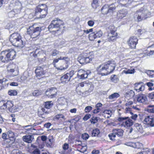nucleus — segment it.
I'll list each match as a JSON object with an SVG mask.
<instances>
[{
    "label": "nucleus",
    "instance_id": "473e14b6",
    "mask_svg": "<svg viewBox=\"0 0 154 154\" xmlns=\"http://www.w3.org/2000/svg\"><path fill=\"white\" fill-rule=\"evenodd\" d=\"M120 96L119 94L117 93H114L109 96V98L110 100L116 99Z\"/></svg>",
    "mask_w": 154,
    "mask_h": 154
},
{
    "label": "nucleus",
    "instance_id": "4468645a",
    "mask_svg": "<svg viewBox=\"0 0 154 154\" xmlns=\"http://www.w3.org/2000/svg\"><path fill=\"white\" fill-rule=\"evenodd\" d=\"M138 41L135 37H131L127 41L128 44L131 48H135Z\"/></svg>",
    "mask_w": 154,
    "mask_h": 154
},
{
    "label": "nucleus",
    "instance_id": "39448f33",
    "mask_svg": "<svg viewBox=\"0 0 154 154\" xmlns=\"http://www.w3.org/2000/svg\"><path fill=\"white\" fill-rule=\"evenodd\" d=\"M0 108L1 109H6L11 112H15L18 111V107L14 106L13 102L10 100H8L5 103H4Z\"/></svg>",
    "mask_w": 154,
    "mask_h": 154
},
{
    "label": "nucleus",
    "instance_id": "f8f14e48",
    "mask_svg": "<svg viewBox=\"0 0 154 154\" xmlns=\"http://www.w3.org/2000/svg\"><path fill=\"white\" fill-rule=\"evenodd\" d=\"M57 90L55 88L52 87L48 89L45 91L46 95L48 97L50 98H53L56 96Z\"/></svg>",
    "mask_w": 154,
    "mask_h": 154
},
{
    "label": "nucleus",
    "instance_id": "69168bd1",
    "mask_svg": "<svg viewBox=\"0 0 154 154\" xmlns=\"http://www.w3.org/2000/svg\"><path fill=\"white\" fill-rule=\"evenodd\" d=\"M74 70H71L69 73H67L66 75H69V77L70 78L72 77L74 74Z\"/></svg>",
    "mask_w": 154,
    "mask_h": 154
},
{
    "label": "nucleus",
    "instance_id": "c03bdc74",
    "mask_svg": "<svg viewBox=\"0 0 154 154\" xmlns=\"http://www.w3.org/2000/svg\"><path fill=\"white\" fill-rule=\"evenodd\" d=\"M78 61L79 63L81 64H86L85 57L84 56H82L79 57Z\"/></svg>",
    "mask_w": 154,
    "mask_h": 154
},
{
    "label": "nucleus",
    "instance_id": "5fc2aeb1",
    "mask_svg": "<svg viewBox=\"0 0 154 154\" xmlns=\"http://www.w3.org/2000/svg\"><path fill=\"white\" fill-rule=\"evenodd\" d=\"M84 34H83V35L82 36V40L81 41V42L82 43H87V36H85V35H84Z\"/></svg>",
    "mask_w": 154,
    "mask_h": 154
},
{
    "label": "nucleus",
    "instance_id": "423d86ee",
    "mask_svg": "<svg viewBox=\"0 0 154 154\" xmlns=\"http://www.w3.org/2000/svg\"><path fill=\"white\" fill-rule=\"evenodd\" d=\"M63 23L62 21L60 19H55L51 22L48 28L49 29H54L58 28H59V29H61L62 27H64Z\"/></svg>",
    "mask_w": 154,
    "mask_h": 154
},
{
    "label": "nucleus",
    "instance_id": "680f3d73",
    "mask_svg": "<svg viewBox=\"0 0 154 154\" xmlns=\"http://www.w3.org/2000/svg\"><path fill=\"white\" fill-rule=\"evenodd\" d=\"M59 52L56 50L54 49L53 50L51 53V55L52 56H55L57 54H59Z\"/></svg>",
    "mask_w": 154,
    "mask_h": 154
},
{
    "label": "nucleus",
    "instance_id": "de8ad7c7",
    "mask_svg": "<svg viewBox=\"0 0 154 154\" xmlns=\"http://www.w3.org/2000/svg\"><path fill=\"white\" fill-rule=\"evenodd\" d=\"M103 34V33L102 31L100 30L96 32H95V34L96 38H100L102 36Z\"/></svg>",
    "mask_w": 154,
    "mask_h": 154
},
{
    "label": "nucleus",
    "instance_id": "e433bc0d",
    "mask_svg": "<svg viewBox=\"0 0 154 154\" xmlns=\"http://www.w3.org/2000/svg\"><path fill=\"white\" fill-rule=\"evenodd\" d=\"M53 104L51 101L46 102L45 104V107L47 109H49L52 106Z\"/></svg>",
    "mask_w": 154,
    "mask_h": 154
},
{
    "label": "nucleus",
    "instance_id": "49530a36",
    "mask_svg": "<svg viewBox=\"0 0 154 154\" xmlns=\"http://www.w3.org/2000/svg\"><path fill=\"white\" fill-rule=\"evenodd\" d=\"M118 2L122 5H125L128 3H129V0H118Z\"/></svg>",
    "mask_w": 154,
    "mask_h": 154
},
{
    "label": "nucleus",
    "instance_id": "c85d7f7f",
    "mask_svg": "<svg viewBox=\"0 0 154 154\" xmlns=\"http://www.w3.org/2000/svg\"><path fill=\"white\" fill-rule=\"evenodd\" d=\"M58 103H59L58 106H63L65 105L66 102V99L63 98H59L58 100Z\"/></svg>",
    "mask_w": 154,
    "mask_h": 154
},
{
    "label": "nucleus",
    "instance_id": "a18cd8bd",
    "mask_svg": "<svg viewBox=\"0 0 154 154\" xmlns=\"http://www.w3.org/2000/svg\"><path fill=\"white\" fill-rule=\"evenodd\" d=\"M8 93L10 96H14L17 95V92L15 90H10L8 91Z\"/></svg>",
    "mask_w": 154,
    "mask_h": 154
},
{
    "label": "nucleus",
    "instance_id": "a211bd4d",
    "mask_svg": "<svg viewBox=\"0 0 154 154\" xmlns=\"http://www.w3.org/2000/svg\"><path fill=\"white\" fill-rule=\"evenodd\" d=\"M8 55L7 54V50L2 51L1 53L0 59L2 62H7L9 61Z\"/></svg>",
    "mask_w": 154,
    "mask_h": 154
},
{
    "label": "nucleus",
    "instance_id": "b1692460",
    "mask_svg": "<svg viewBox=\"0 0 154 154\" xmlns=\"http://www.w3.org/2000/svg\"><path fill=\"white\" fill-rule=\"evenodd\" d=\"M125 144L127 146L137 149L140 148L142 145L141 143L138 142L136 143L127 142L125 143Z\"/></svg>",
    "mask_w": 154,
    "mask_h": 154
},
{
    "label": "nucleus",
    "instance_id": "c756f323",
    "mask_svg": "<svg viewBox=\"0 0 154 154\" xmlns=\"http://www.w3.org/2000/svg\"><path fill=\"white\" fill-rule=\"evenodd\" d=\"M91 6L94 9H96L99 5V0H93Z\"/></svg>",
    "mask_w": 154,
    "mask_h": 154
},
{
    "label": "nucleus",
    "instance_id": "864d4df0",
    "mask_svg": "<svg viewBox=\"0 0 154 154\" xmlns=\"http://www.w3.org/2000/svg\"><path fill=\"white\" fill-rule=\"evenodd\" d=\"M89 137L88 134L86 133H85L83 134L82 136V138L85 140H87Z\"/></svg>",
    "mask_w": 154,
    "mask_h": 154
},
{
    "label": "nucleus",
    "instance_id": "f3484780",
    "mask_svg": "<svg viewBox=\"0 0 154 154\" xmlns=\"http://www.w3.org/2000/svg\"><path fill=\"white\" fill-rule=\"evenodd\" d=\"M143 122L145 124L150 125L152 126H154V116H147Z\"/></svg>",
    "mask_w": 154,
    "mask_h": 154
},
{
    "label": "nucleus",
    "instance_id": "2f4dec72",
    "mask_svg": "<svg viewBox=\"0 0 154 154\" xmlns=\"http://www.w3.org/2000/svg\"><path fill=\"white\" fill-rule=\"evenodd\" d=\"M48 140H47L46 142V145L48 147H51L53 142V139L52 137H51L48 138Z\"/></svg>",
    "mask_w": 154,
    "mask_h": 154
},
{
    "label": "nucleus",
    "instance_id": "3c124183",
    "mask_svg": "<svg viewBox=\"0 0 154 154\" xmlns=\"http://www.w3.org/2000/svg\"><path fill=\"white\" fill-rule=\"evenodd\" d=\"M22 128H25L27 131H30L33 128L32 126L31 125L23 126H22Z\"/></svg>",
    "mask_w": 154,
    "mask_h": 154
},
{
    "label": "nucleus",
    "instance_id": "412c9836",
    "mask_svg": "<svg viewBox=\"0 0 154 154\" xmlns=\"http://www.w3.org/2000/svg\"><path fill=\"white\" fill-rule=\"evenodd\" d=\"M127 14V11L126 10L124 9L120 10L117 13V18L118 19H122L125 17Z\"/></svg>",
    "mask_w": 154,
    "mask_h": 154
},
{
    "label": "nucleus",
    "instance_id": "4be33fe9",
    "mask_svg": "<svg viewBox=\"0 0 154 154\" xmlns=\"http://www.w3.org/2000/svg\"><path fill=\"white\" fill-rule=\"evenodd\" d=\"M143 11H138L135 14L134 17L138 21H140L143 19L144 14Z\"/></svg>",
    "mask_w": 154,
    "mask_h": 154
},
{
    "label": "nucleus",
    "instance_id": "8fccbe9b",
    "mask_svg": "<svg viewBox=\"0 0 154 154\" xmlns=\"http://www.w3.org/2000/svg\"><path fill=\"white\" fill-rule=\"evenodd\" d=\"M97 121V117H92L90 120V121L91 123L93 124H94L96 123Z\"/></svg>",
    "mask_w": 154,
    "mask_h": 154
},
{
    "label": "nucleus",
    "instance_id": "bf43d9fd",
    "mask_svg": "<svg viewBox=\"0 0 154 154\" xmlns=\"http://www.w3.org/2000/svg\"><path fill=\"white\" fill-rule=\"evenodd\" d=\"M88 86V85H87V83L84 82H81L78 85V87L80 86L81 87H87Z\"/></svg>",
    "mask_w": 154,
    "mask_h": 154
},
{
    "label": "nucleus",
    "instance_id": "cd10ccee",
    "mask_svg": "<svg viewBox=\"0 0 154 154\" xmlns=\"http://www.w3.org/2000/svg\"><path fill=\"white\" fill-rule=\"evenodd\" d=\"M103 115L105 118H108L111 116L112 112L111 110H105L103 112Z\"/></svg>",
    "mask_w": 154,
    "mask_h": 154
},
{
    "label": "nucleus",
    "instance_id": "13d9d810",
    "mask_svg": "<svg viewBox=\"0 0 154 154\" xmlns=\"http://www.w3.org/2000/svg\"><path fill=\"white\" fill-rule=\"evenodd\" d=\"M6 81L7 80L5 79H0V90L2 89V88L3 87V83Z\"/></svg>",
    "mask_w": 154,
    "mask_h": 154
},
{
    "label": "nucleus",
    "instance_id": "9b49d317",
    "mask_svg": "<svg viewBox=\"0 0 154 154\" xmlns=\"http://www.w3.org/2000/svg\"><path fill=\"white\" fill-rule=\"evenodd\" d=\"M44 6L46 7V5H39L35 9L36 15L38 14L41 18L44 17L47 14L46 9L43 8V7Z\"/></svg>",
    "mask_w": 154,
    "mask_h": 154
},
{
    "label": "nucleus",
    "instance_id": "e2e57ef3",
    "mask_svg": "<svg viewBox=\"0 0 154 154\" xmlns=\"http://www.w3.org/2000/svg\"><path fill=\"white\" fill-rule=\"evenodd\" d=\"M28 75H27L23 74L21 77V79L22 80L24 81L26 80L28 78Z\"/></svg>",
    "mask_w": 154,
    "mask_h": 154
},
{
    "label": "nucleus",
    "instance_id": "79ce46f5",
    "mask_svg": "<svg viewBox=\"0 0 154 154\" xmlns=\"http://www.w3.org/2000/svg\"><path fill=\"white\" fill-rule=\"evenodd\" d=\"M150 47L151 49L148 53V55L149 56H153L154 57V45L151 46Z\"/></svg>",
    "mask_w": 154,
    "mask_h": 154
},
{
    "label": "nucleus",
    "instance_id": "4d7b16f0",
    "mask_svg": "<svg viewBox=\"0 0 154 154\" xmlns=\"http://www.w3.org/2000/svg\"><path fill=\"white\" fill-rule=\"evenodd\" d=\"M91 117V115L89 114H86L83 118V120L86 121L88 119L90 118Z\"/></svg>",
    "mask_w": 154,
    "mask_h": 154
},
{
    "label": "nucleus",
    "instance_id": "6e6552de",
    "mask_svg": "<svg viewBox=\"0 0 154 154\" xmlns=\"http://www.w3.org/2000/svg\"><path fill=\"white\" fill-rule=\"evenodd\" d=\"M7 71L11 74L13 76L17 75L19 73L18 68L17 66L13 63L9 64L7 67Z\"/></svg>",
    "mask_w": 154,
    "mask_h": 154
},
{
    "label": "nucleus",
    "instance_id": "37998d69",
    "mask_svg": "<svg viewBox=\"0 0 154 154\" xmlns=\"http://www.w3.org/2000/svg\"><path fill=\"white\" fill-rule=\"evenodd\" d=\"M55 118L57 119H60L61 120L65 119L64 116L62 114H59L57 115L55 117Z\"/></svg>",
    "mask_w": 154,
    "mask_h": 154
},
{
    "label": "nucleus",
    "instance_id": "603ef678",
    "mask_svg": "<svg viewBox=\"0 0 154 154\" xmlns=\"http://www.w3.org/2000/svg\"><path fill=\"white\" fill-rule=\"evenodd\" d=\"M85 63L90 62L92 60V58L91 56L89 57H85Z\"/></svg>",
    "mask_w": 154,
    "mask_h": 154
},
{
    "label": "nucleus",
    "instance_id": "1a4fd4ad",
    "mask_svg": "<svg viewBox=\"0 0 154 154\" xmlns=\"http://www.w3.org/2000/svg\"><path fill=\"white\" fill-rule=\"evenodd\" d=\"M116 8V6L114 4H112L109 5H105L101 8V12L104 14H106L108 13L111 14L115 9Z\"/></svg>",
    "mask_w": 154,
    "mask_h": 154
},
{
    "label": "nucleus",
    "instance_id": "f257e3e1",
    "mask_svg": "<svg viewBox=\"0 0 154 154\" xmlns=\"http://www.w3.org/2000/svg\"><path fill=\"white\" fill-rule=\"evenodd\" d=\"M116 66V63L114 60H109L97 67V70L99 74L103 75H107L114 71Z\"/></svg>",
    "mask_w": 154,
    "mask_h": 154
},
{
    "label": "nucleus",
    "instance_id": "dca6fc26",
    "mask_svg": "<svg viewBox=\"0 0 154 154\" xmlns=\"http://www.w3.org/2000/svg\"><path fill=\"white\" fill-rule=\"evenodd\" d=\"M91 73L90 70L85 71L82 69L79 70L78 72V75L81 79H84L87 78L88 75Z\"/></svg>",
    "mask_w": 154,
    "mask_h": 154
},
{
    "label": "nucleus",
    "instance_id": "5701e85b",
    "mask_svg": "<svg viewBox=\"0 0 154 154\" xmlns=\"http://www.w3.org/2000/svg\"><path fill=\"white\" fill-rule=\"evenodd\" d=\"M134 89L137 92L143 91L144 90V85L142 83H136L134 85Z\"/></svg>",
    "mask_w": 154,
    "mask_h": 154
},
{
    "label": "nucleus",
    "instance_id": "393cba45",
    "mask_svg": "<svg viewBox=\"0 0 154 154\" xmlns=\"http://www.w3.org/2000/svg\"><path fill=\"white\" fill-rule=\"evenodd\" d=\"M23 140L24 141L27 143H31L34 140L33 136L31 135H26L23 137Z\"/></svg>",
    "mask_w": 154,
    "mask_h": 154
},
{
    "label": "nucleus",
    "instance_id": "58836bf2",
    "mask_svg": "<svg viewBox=\"0 0 154 154\" xmlns=\"http://www.w3.org/2000/svg\"><path fill=\"white\" fill-rule=\"evenodd\" d=\"M42 93L41 91L40 90H35L33 92L32 94L34 96L37 97L41 95Z\"/></svg>",
    "mask_w": 154,
    "mask_h": 154
},
{
    "label": "nucleus",
    "instance_id": "6e6d98bb",
    "mask_svg": "<svg viewBox=\"0 0 154 154\" xmlns=\"http://www.w3.org/2000/svg\"><path fill=\"white\" fill-rule=\"evenodd\" d=\"M14 25L11 22H10L7 24L6 25V28L8 29H10L14 27Z\"/></svg>",
    "mask_w": 154,
    "mask_h": 154
},
{
    "label": "nucleus",
    "instance_id": "052dcab7",
    "mask_svg": "<svg viewBox=\"0 0 154 154\" xmlns=\"http://www.w3.org/2000/svg\"><path fill=\"white\" fill-rule=\"evenodd\" d=\"M92 108L90 106H88L86 107L85 109V111L86 113H88L90 112L92 110Z\"/></svg>",
    "mask_w": 154,
    "mask_h": 154
},
{
    "label": "nucleus",
    "instance_id": "f03ea898",
    "mask_svg": "<svg viewBox=\"0 0 154 154\" xmlns=\"http://www.w3.org/2000/svg\"><path fill=\"white\" fill-rule=\"evenodd\" d=\"M9 41L14 46L23 48L25 45V43L21 39L20 34L17 33H14L11 34L9 38Z\"/></svg>",
    "mask_w": 154,
    "mask_h": 154
},
{
    "label": "nucleus",
    "instance_id": "338daca9",
    "mask_svg": "<svg viewBox=\"0 0 154 154\" xmlns=\"http://www.w3.org/2000/svg\"><path fill=\"white\" fill-rule=\"evenodd\" d=\"M69 145L67 143H65L63 146V148L64 150H66L68 149Z\"/></svg>",
    "mask_w": 154,
    "mask_h": 154
},
{
    "label": "nucleus",
    "instance_id": "6ab92c4d",
    "mask_svg": "<svg viewBox=\"0 0 154 154\" xmlns=\"http://www.w3.org/2000/svg\"><path fill=\"white\" fill-rule=\"evenodd\" d=\"M35 72L36 77L39 78L44 75L45 72L43 68L41 66H38L35 70Z\"/></svg>",
    "mask_w": 154,
    "mask_h": 154
},
{
    "label": "nucleus",
    "instance_id": "0eeeda50",
    "mask_svg": "<svg viewBox=\"0 0 154 154\" xmlns=\"http://www.w3.org/2000/svg\"><path fill=\"white\" fill-rule=\"evenodd\" d=\"M118 120L119 122H122L121 126L125 128L130 127L133 124L132 120L128 117H120L118 118Z\"/></svg>",
    "mask_w": 154,
    "mask_h": 154
},
{
    "label": "nucleus",
    "instance_id": "2eb2a0df",
    "mask_svg": "<svg viewBox=\"0 0 154 154\" xmlns=\"http://www.w3.org/2000/svg\"><path fill=\"white\" fill-rule=\"evenodd\" d=\"M118 35L114 30H111L108 33L107 35V40L109 42H113L117 38Z\"/></svg>",
    "mask_w": 154,
    "mask_h": 154
},
{
    "label": "nucleus",
    "instance_id": "72a5a7b5",
    "mask_svg": "<svg viewBox=\"0 0 154 154\" xmlns=\"http://www.w3.org/2000/svg\"><path fill=\"white\" fill-rule=\"evenodd\" d=\"M59 54L61 56L59 57L58 58L59 60H64L66 61H68L69 59L67 57H65V53L64 52L61 53L60 52Z\"/></svg>",
    "mask_w": 154,
    "mask_h": 154
},
{
    "label": "nucleus",
    "instance_id": "20e7f679",
    "mask_svg": "<svg viewBox=\"0 0 154 154\" xmlns=\"http://www.w3.org/2000/svg\"><path fill=\"white\" fill-rule=\"evenodd\" d=\"M41 30L40 27H34V26H31L27 29L26 33L29 35L32 38H34L39 35Z\"/></svg>",
    "mask_w": 154,
    "mask_h": 154
},
{
    "label": "nucleus",
    "instance_id": "aec40b11",
    "mask_svg": "<svg viewBox=\"0 0 154 154\" xmlns=\"http://www.w3.org/2000/svg\"><path fill=\"white\" fill-rule=\"evenodd\" d=\"M7 54L8 55L9 61L15 58L16 56L15 51L13 49H11L7 50Z\"/></svg>",
    "mask_w": 154,
    "mask_h": 154
},
{
    "label": "nucleus",
    "instance_id": "09e8293b",
    "mask_svg": "<svg viewBox=\"0 0 154 154\" xmlns=\"http://www.w3.org/2000/svg\"><path fill=\"white\" fill-rule=\"evenodd\" d=\"M108 136L110 139L111 140H115V137H116V135L115 134L113 133L109 134L108 135Z\"/></svg>",
    "mask_w": 154,
    "mask_h": 154
},
{
    "label": "nucleus",
    "instance_id": "774afa93",
    "mask_svg": "<svg viewBox=\"0 0 154 154\" xmlns=\"http://www.w3.org/2000/svg\"><path fill=\"white\" fill-rule=\"evenodd\" d=\"M94 23V22L92 20H89L88 22V24L90 26H92Z\"/></svg>",
    "mask_w": 154,
    "mask_h": 154
},
{
    "label": "nucleus",
    "instance_id": "a19ab883",
    "mask_svg": "<svg viewBox=\"0 0 154 154\" xmlns=\"http://www.w3.org/2000/svg\"><path fill=\"white\" fill-rule=\"evenodd\" d=\"M111 80L115 82H116L119 80L117 76L115 75H112L110 77Z\"/></svg>",
    "mask_w": 154,
    "mask_h": 154
},
{
    "label": "nucleus",
    "instance_id": "bb28decb",
    "mask_svg": "<svg viewBox=\"0 0 154 154\" xmlns=\"http://www.w3.org/2000/svg\"><path fill=\"white\" fill-rule=\"evenodd\" d=\"M112 132L118 137L122 136L123 135V131L120 129H114L113 130Z\"/></svg>",
    "mask_w": 154,
    "mask_h": 154
},
{
    "label": "nucleus",
    "instance_id": "f704fd0d",
    "mask_svg": "<svg viewBox=\"0 0 154 154\" xmlns=\"http://www.w3.org/2000/svg\"><path fill=\"white\" fill-rule=\"evenodd\" d=\"M135 95L134 92L132 90H130L126 93L125 96L127 97H132Z\"/></svg>",
    "mask_w": 154,
    "mask_h": 154
},
{
    "label": "nucleus",
    "instance_id": "0e129e2a",
    "mask_svg": "<svg viewBox=\"0 0 154 154\" xmlns=\"http://www.w3.org/2000/svg\"><path fill=\"white\" fill-rule=\"evenodd\" d=\"M68 67L67 65H66L65 67L60 66V67H57V69L58 70H63L67 69Z\"/></svg>",
    "mask_w": 154,
    "mask_h": 154
},
{
    "label": "nucleus",
    "instance_id": "4c0bfd02",
    "mask_svg": "<svg viewBox=\"0 0 154 154\" xmlns=\"http://www.w3.org/2000/svg\"><path fill=\"white\" fill-rule=\"evenodd\" d=\"M87 85H88V86L85 87V88L86 91H88L89 92H90L93 89V87L90 84L87 83Z\"/></svg>",
    "mask_w": 154,
    "mask_h": 154
},
{
    "label": "nucleus",
    "instance_id": "ea45409f",
    "mask_svg": "<svg viewBox=\"0 0 154 154\" xmlns=\"http://www.w3.org/2000/svg\"><path fill=\"white\" fill-rule=\"evenodd\" d=\"M88 38L90 41H93L97 38L95 35V32L90 34L88 36Z\"/></svg>",
    "mask_w": 154,
    "mask_h": 154
},
{
    "label": "nucleus",
    "instance_id": "c9c22d12",
    "mask_svg": "<svg viewBox=\"0 0 154 154\" xmlns=\"http://www.w3.org/2000/svg\"><path fill=\"white\" fill-rule=\"evenodd\" d=\"M100 133L99 130L98 128H95L93 130L92 132V135L93 137L97 136Z\"/></svg>",
    "mask_w": 154,
    "mask_h": 154
},
{
    "label": "nucleus",
    "instance_id": "7c9ffc66",
    "mask_svg": "<svg viewBox=\"0 0 154 154\" xmlns=\"http://www.w3.org/2000/svg\"><path fill=\"white\" fill-rule=\"evenodd\" d=\"M122 73L125 74H132L134 73V69H125L122 71Z\"/></svg>",
    "mask_w": 154,
    "mask_h": 154
},
{
    "label": "nucleus",
    "instance_id": "ddd939ff",
    "mask_svg": "<svg viewBox=\"0 0 154 154\" xmlns=\"http://www.w3.org/2000/svg\"><path fill=\"white\" fill-rule=\"evenodd\" d=\"M137 100L139 103L143 104H147L149 103L147 96L144 94L138 95L137 96Z\"/></svg>",
    "mask_w": 154,
    "mask_h": 154
},
{
    "label": "nucleus",
    "instance_id": "7ed1b4c3",
    "mask_svg": "<svg viewBox=\"0 0 154 154\" xmlns=\"http://www.w3.org/2000/svg\"><path fill=\"white\" fill-rule=\"evenodd\" d=\"M11 9L12 10L9 12V15L13 14L14 15L15 14L20 13L22 8L21 3L17 0H13L9 5Z\"/></svg>",
    "mask_w": 154,
    "mask_h": 154
},
{
    "label": "nucleus",
    "instance_id": "a878e982",
    "mask_svg": "<svg viewBox=\"0 0 154 154\" xmlns=\"http://www.w3.org/2000/svg\"><path fill=\"white\" fill-rule=\"evenodd\" d=\"M70 79L69 75L66 74L61 77L60 80L62 83L64 84L67 83L69 81Z\"/></svg>",
    "mask_w": 154,
    "mask_h": 154
},
{
    "label": "nucleus",
    "instance_id": "9d476101",
    "mask_svg": "<svg viewBox=\"0 0 154 154\" xmlns=\"http://www.w3.org/2000/svg\"><path fill=\"white\" fill-rule=\"evenodd\" d=\"M2 138L5 141L8 143H10L11 141H14L15 138L14 133L11 131H9L7 133H3L2 135Z\"/></svg>",
    "mask_w": 154,
    "mask_h": 154
}]
</instances>
